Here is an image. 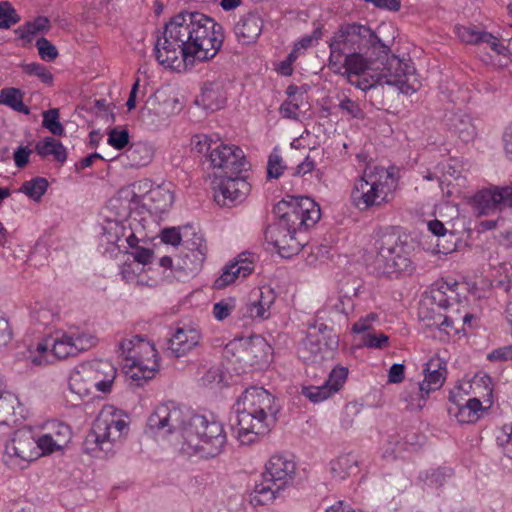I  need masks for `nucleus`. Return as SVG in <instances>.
I'll return each mask as SVG.
<instances>
[{"instance_id": "obj_30", "label": "nucleus", "mask_w": 512, "mask_h": 512, "mask_svg": "<svg viewBox=\"0 0 512 512\" xmlns=\"http://www.w3.org/2000/svg\"><path fill=\"white\" fill-rule=\"evenodd\" d=\"M285 490L273 482L268 481L263 475L250 495V503L254 507L272 505L278 498L283 497Z\"/></svg>"}, {"instance_id": "obj_39", "label": "nucleus", "mask_w": 512, "mask_h": 512, "mask_svg": "<svg viewBox=\"0 0 512 512\" xmlns=\"http://www.w3.org/2000/svg\"><path fill=\"white\" fill-rule=\"evenodd\" d=\"M459 283L456 281L440 283L437 290L433 292V299L439 302L440 306L448 307L459 301Z\"/></svg>"}, {"instance_id": "obj_21", "label": "nucleus", "mask_w": 512, "mask_h": 512, "mask_svg": "<svg viewBox=\"0 0 512 512\" xmlns=\"http://www.w3.org/2000/svg\"><path fill=\"white\" fill-rule=\"evenodd\" d=\"M255 257L250 253H241L233 261L226 264L220 276L214 281V288L224 289L239 279L250 275L255 267Z\"/></svg>"}, {"instance_id": "obj_37", "label": "nucleus", "mask_w": 512, "mask_h": 512, "mask_svg": "<svg viewBox=\"0 0 512 512\" xmlns=\"http://www.w3.org/2000/svg\"><path fill=\"white\" fill-rule=\"evenodd\" d=\"M308 108L309 104L305 96L291 97L281 104L279 113L283 118L299 120Z\"/></svg>"}, {"instance_id": "obj_38", "label": "nucleus", "mask_w": 512, "mask_h": 512, "mask_svg": "<svg viewBox=\"0 0 512 512\" xmlns=\"http://www.w3.org/2000/svg\"><path fill=\"white\" fill-rule=\"evenodd\" d=\"M36 151L42 157L52 156L54 160L63 163L67 158L65 147L56 139L46 137L36 144Z\"/></svg>"}, {"instance_id": "obj_9", "label": "nucleus", "mask_w": 512, "mask_h": 512, "mask_svg": "<svg viewBox=\"0 0 512 512\" xmlns=\"http://www.w3.org/2000/svg\"><path fill=\"white\" fill-rule=\"evenodd\" d=\"M128 432L127 415L112 405H105L85 439V448L89 453L102 451L108 454L125 439Z\"/></svg>"}, {"instance_id": "obj_20", "label": "nucleus", "mask_w": 512, "mask_h": 512, "mask_svg": "<svg viewBox=\"0 0 512 512\" xmlns=\"http://www.w3.org/2000/svg\"><path fill=\"white\" fill-rule=\"evenodd\" d=\"M446 379V362L435 355L426 363L424 369V380L419 383V399L415 406L421 408L424 404L425 397L430 392L436 391L442 387Z\"/></svg>"}, {"instance_id": "obj_45", "label": "nucleus", "mask_w": 512, "mask_h": 512, "mask_svg": "<svg viewBox=\"0 0 512 512\" xmlns=\"http://www.w3.org/2000/svg\"><path fill=\"white\" fill-rule=\"evenodd\" d=\"M128 244L133 249L127 253L126 260L138 263L145 267H150L154 260V252L151 249L142 246L134 247L132 238L128 239Z\"/></svg>"}, {"instance_id": "obj_19", "label": "nucleus", "mask_w": 512, "mask_h": 512, "mask_svg": "<svg viewBox=\"0 0 512 512\" xmlns=\"http://www.w3.org/2000/svg\"><path fill=\"white\" fill-rule=\"evenodd\" d=\"M239 174L221 176L216 191L215 200L221 206H229L242 202L250 192V184Z\"/></svg>"}, {"instance_id": "obj_15", "label": "nucleus", "mask_w": 512, "mask_h": 512, "mask_svg": "<svg viewBox=\"0 0 512 512\" xmlns=\"http://www.w3.org/2000/svg\"><path fill=\"white\" fill-rule=\"evenodd\" d=\"M53 352L57 359L74 357L86 352L98 343V337L91 329L72 325L53 334Z\"/></svg>"}, {"instance_id": "obj_51", "label": "nucleus", "mask_w": 512, "mask_h": 512, "mask_svg": "<svg viewBox=\"0 0 512 512\" xmlns=\"http://www.w3.org/2000/svg\"><path fill=\"white\" fill-rule=\"evenodd\" d=\"M496 441L503 453L512 459V423L505 424L497 430Z\"/></svg>"}, {"instance_id": "obj_33", "label": "nucleus", "mask_w": 512, "mask_h": 512, "mask_svg": "<svg viewBox=\"0 0 512 512\" xmlns=\"http://www.w3.org/2000/svg\"><path fill=\"white\" fill-rule=\"evenodd\" d=\"M322 327L326 329V327L321 324L318 329L316 327H311L308 330L307 336L302 342V346L304 350L310 353V355H303V358H316L318 355H323L325 353L327 349V343L325 341Z\"/></svg>"}, {"instance_id": "obj_31", "label": "nucleus", "mask_w": 512, "mask_h": 512, "mask_svg": "<svg viewBox=\"0 0 512 512\" xmlns=\"http://www.w3.org/2000/svg\"><path fill=\"white\" fill-rule=\"evenodd\" d=\"M68 388L71 393L77 395L80 399L92 395L95 388L84 362L77 365L71 371L68 379Z\"/></svg>"}, {"instance_id": "obj_43", "label": "nucleus", "mask_w": 512, "mask_h": 512, "mask_svg": "<svg viewBox=\"0 0 512 512\" xmlns=\"http://www.w3.org/2000/svg\"><path fill=\"white\" fill-rule=\"evenodd\" d=\"M153 157V149L146 143H136L128 150V158L135 166L147 165Z\"/></svg>"}, {"instance_id": "obj_5", "label": "nucleus", "mask_w": 512, "mask_h": 512, "mask_svg": "<svg viewBox=\"0 0 512 512\" xmlns=\"http://www.w3.org/2000/svg\"><path fill=\"white\" fill-rule=\"evenodd\" d=\"M227 441L224 425L219 420L212 415L194 414L178 451L190 459H214L224 452Z\"/></svg>"}, {"instance_id": "obj_54", "label": "nucleus", "mask_w": 512, "mask_h": 512, "mask_svg": "<svg viewBox=\"0 0 512 512\" xmlns=\"http://www.w3.org/2000/svg\"><path fill=\"white\" fill-rule=\"evenodd\" d=\"M378 315L376 313H369L360 317L351 328L352 333L358 335L359 339L363 334L373 331L374 323L377 322Z\"/></svg>"}, {"instance_id": "obj_44", "label": "nucleus", "mask_w": 512, "mask_h": 512, "mask_svg": "<svg viewBox=\"0 0 512 512\" xmlns=\"http://www.w3.org/2000/svg\"><path fill=\"white\" fill-rule=\"evenodd\" d=\"M48 188V181L45 178L37 177L22 184L20 192L34 201H39Z\"/></svg>"}, {"instance_id": "obj_53", "label": "nucleus", "mask_w": 512, "mask_h": 512, "mask_svg": "<svg viewBox=\"0 0 512 512\" xmlns=\"http://www.w3.org/2000/svg\"><path fill=\"white\" fill-rule=\"evenodd\" d=\"M20 17L8 1L0 2V28L8 29L18 23Z\"/></svg>"}, {"instance_id": "obj_13", "label": "nucleus", "mask_w": 512, "mask_h": 512, "mask_svg": "<svg viewBox=\"0 0 512 512\" xmlns=\"http://www.w3.org/2000/svg\"><path fill=\"white\" fill-rule=\"evenodd\" d=\"M42 456L37 445L36 435L31 428L18 429L4 444L3 463L10 469H24Z\"/></svg>"}, {"instance_id": "obj_34", "label": "nucleus", "mask_w": 512, "mask_h": 512, "mask_svg": "<svg viewBox=\"0 0 512 512\" xmlns=\"http://www.w3.org/2000/svg\"><path fill=\"white\" fill-rule=\"evenodd\" d=\"M199 101L205 109L215 111L224 106L226 94L219 83H208L204 85Z\"/></svg>"}, {"instance_id": "obj_63", "label": "nucleus", "mask_w": 512, "mask_h": 512, "mask_svg": "<svg viewBox=\"0 0 512 512\" xmlns=\"http://www.w3.org/2000/svg\"><path fill=\"white\" fill-rule=\"evenodd\" d=\"M451 473L449 470L437 469L432 471L426 476V484L429 487H440L444 484L446 478L450 477Z\"/></svg>"}, {"instance_id": "obj_62", "label": "nucleus", "mask_w": 512, "mask_h": 512, "mask_svg": "<svg viewBox=\"0 0 512 512\" xmlns=\"http://www.w3.org/2000/svg\"><path fill=\"white\" fill-rule=\"evenodd\" d=\"M285 169V165L283 164V159L277 153H272L269 156L268 165H267V173L270 178H278L282 175Z\"/></svg>"}, {"instance_id": "obj_35", "label": "nucleus", "mask_w": 512, "mask_h": 512, "mask_svg": "<svg viewBox=\"0 0 512 512\" xmlns=\"http://www.w3.org/2000/svg\"><path fill=\"white\" fill-rule=\"evenodd\" d=\"M472 391L471 398H478L481 400L486 408H490L493 404V384L490 376L484 373H478L472 378Z\"/></svg>"}, {"instance_id": "obj_18", "label": "nucleus", "mask_w": 512, "mask_h": 512, "mask_svg": "<svg viewBox=\"0 0 512 512\" xmlns=\"http://www.w3.org/2000/svg\"><path fill=\"white\" fill-rule=\"evenodd\" d=\"M262 475L286 490L293 484L296 476V463L285 454H274L265 463Z\"/></svg>"}, {"instance_id": "obj_2", "label": "nucleus", "mask_w": 512, "mask_h": 512, "mask_svg": "<svg viewBox=\"0 0 512 512\" xmlns=\"http://www.w3.org/2000/svg\"><path fill=\"white\" fill-rule=\"evenodd\" d=\"M329 48V69L352 85L371 69L373 56H387L390 50L369 27L355 23L341 26Z\"/></svg>"}, {"instance_id": "obj_10", "label": "nucleus", "mask_w": 512, "mask_h": 512, "mask_svg": "<svg viewBox=\"0 0 512 512\" xmlns=\"http://www.w3.org/2000/svg\"><path fill=\"white\" fill-rule=\"evenodd\" d=\"M121 204L130 211L148 210L154 213L167 211L174 202L172 185H154L144 179L121 188L117 194Z\"/></svg>"}, {"instance_id": "obj_42", "label": "nucleus", "mask_w": 512, "mask_h": 512, "mask_svg": "<svg viewBox=\"0 0 512 512\" xmlns=\"http://www.w3.org/2000/svg\"><path fill=\"white\" fill-rule=\"evenodd\" d=\"M443 318L441 321L433 320V323H428V326H435L439 332L438 337L440 340H448L460 333V327L455 325L456 319H453L451 316H441L439 315V319Z\"/></svg>"}, {"instance_id": "obj_8", "label": "nucleus", "mask_w": 512, "mask_h": 512, "mask_svg": "<svg viewBox=\"0 0 512 512\" xmlns=\"http://www.w3.org/2000/svg\"><path fill=\"white\" fill-rule=\"evenodd\" d=\"M125 374L136 382L155 377L160 369L159 355L153 342L140 336L124 338L119 344Z\"/></svg>"}, {"instance_id": "obj_64", "label": "nucleus", "mask_w": 512, "mask_h": 512, "mask_svg": "<svg viewBox=\"0 0 512 512\" xmlns=\"http://www.w3.org/2000/svg\"><path fill=\"white\" fill-rule=\"evenodd\" d=\"M488 360L493 362H503L512 360V346L500 347L492 352H490L487 356Z\"/></svg>"}, {"instance_id": "obj_16", "label": "nucleus", "mask_w": 512, "mask_h": 512, "mask_svg": "<svg viewBox=\"0 0 512 512\" xmlns=\"http://www.w3.org/2000/svg\"><path fill=\"white\" fill-rule=\"evenodd\" d=\"M410 260L395 235H383L373 267L380 276L398 277L410 268Z\"/></svg>"}, {"instance_id": "obj_24", "label": "nucleus", "mask_w": 512, "mask_h": 512, "mask_svg": "<svg viewBox=\"0 0 512 512\" xmlns=\"http://www.w3.org/2000/svg\"><path fill=\"white\" fill-rule=\"evenodd\" d=\"M184 249L182 268L191 272L200 270L208 252L203 236L193 233L192 237L185 241Z\"/></svg>"}, {"instance_id": "obj_61", "label": "nucleus", "mask_w": 512, "mask_h": 512, "mask_svg": "<svg viewBox=\"0 0 512 512\" xmlns=\"http://www.w3.org/2000/svg\"><path fill=\"white\" fill-rule=\"evenodd\" d=\"M479 43H486L494 52L499 55H507L508 48L492 33L482 31Z\"/></svg>"}, {"instance_id": "obj_3", "label": "nucleus", "mask_w": 512, "mask_h": 512, "mask_svg": "<svg viewBox=\"0 0 512 512\" xmlns=\"http://www.w3.org/2000/svg\"><path fill=\"white\" fill-rule=\"evenodd\" d=\"M273 211L279 220L266 230V240L283 258H291L302 249L301 234L319 221L320 207L309 197L287 196Z\"/></svg>"}, {"instance_id": "obj_60", "label": "nucleus", "mask_w": 512, "mask_h": 512, "mask_svg": "<svg viewBox=\"0 0 512 512\" xmlns=\"http://www.w3.org/2000/svg\"><path fill=\"white\" fill-rule=\"evenodd\" d=\"M455 33L459 40L466 44H479L482 31H477L470 26H457Z\"/></svg>"}, {"instance_id": "obj_52", "label": "nucleus", "mask_w": 512, "mask_h": 512, "mask_svg": "<svg viewBox=\"0 0 512 512\" xmlns=\"http://www.w3.org/2000/svg\"><path fill=\"white\" fill-rule=\"evenodd\" d=\"M347 376L348 369L342 366H337L330 372L328 379L324 383L334 395L343 387L347 380Z\"/></svg>"}, {"instance_id": "obj_57", "label": "nucleus", "mask_w": 512, "mask_h": 512, "mask_svg": "<svg viewBox=\"0 0 512 512\" xmlns=\"http://www.w3.org/2000/svg\"><path fill=\"white\" fill-rule=\"evenodd\" d=\"M108 144L117 150H121L129 143V133L126 129L113 128L108 133Z\"/></svg>"}, {"instance_id": "obj_14", "label": "nucleus", "mask_w": 512, "mask_h": 512, "mask_svg": "<svg viewBox=\"0 0 512 512\" xmlns=\"http://www.w3.org/2000/svg\"><path fill=\"white\" fill-rule=\"evenodd\" d=\"M271 347L260 336L239 338L230 341L225 349V357L239 369L248 367H262L268 363Z\"/></svg>"}, {"instance_id": "obj_7", "label": "nucleus", "mask_w": 512, "mask_h": 512, "mask_svg": "<svg viewBox=\"0 0 512 512\" xmlns=\"http://www.w3.org/2000/svg\"><path fill=\"white\" fill-rule=\"evenodd\" d=\"M380 57L379 59L384 58ZM386 62L383 67H373L372 61L371 69L361 76L355 87L362 91L371 89L377 84H386L398 89L401 93L411 95L418 91L422 84L419 76L416 73L413 62L408 58H400L396 55L386 56Z\"/></svg>"}, {"instance_id": "obj_36", "label": "nucleus", "mask_w": 512, "mask_h": 512, "mask_svg": "<svg viewBox=\"0 0 512 512\" xmlns=\"http://www.w3.org/2000/svg\"><path fill=\"white\" fill-rule=\"evenodd\" d=\"M357 467V459L352 454H342L330 462V474L335 480H344Z\"/></svg>"}, {"instance_id": "obj_28", "label": "nucleus", "mask_w": 512, "mask_h": 512, "mask_svg": "<svg viewBox=\"0 0 512 512\" xmlns=\"http://www.w3.org/2000/svg\"><path fill=\"white\" fill-rule=\"evenodd\" d=\"M151 267H145L138 263L126 260L120 269L122 279L137 287H153L157 284V279L151 274Z\"/></svg>"}, {"instance_id": "obj_41", "label": "nucleus", "mask_w": 512, "mask_h": 512, "mask_svg": "<svg viewBox=\"0 0 512 512\" xmlns=\"http://www.w3.org/2000/svg\"><path fill=\"white\" fill-rule=\"evenodd\" d=\"M19 404L16 395L4 391L0 384V424H8L15 413V407Z\"/></svg>"}, {"instance_id": "obj_11", "label": "nucleus", "mask_w": 512, "mask_h": 512, "mask_svg": "<svg viewBox=\"0 0 512 512\" xmlns=\"http://www.w3.org/2000/svg\"><path fill=\"white\" fill-rule=\"evenodd\" d=\"M191 146L195 152L207 155L210 166L218 171L220 177L240 174L248 168L243 150L218 137L198 134L191 138Z\"/></svg>"}, {"instance_id": "obj_26", "label": "nucleus", "mask_w": 512, "mask_h": 512, "mask_svg": "<svg viewBox=\"0 0 512 512\" xmlns=\"http://www.w3.org/2000/svg\"><path fill=\"white\" fill-rule=\"evenodd\" d=\"M487 408L478 398L451 403L448 408L449 414L461 424H472L477 422Z\"/></svg>"}, {"instance_id": "obj_50", "label": "nucleus", "mask_w": 512, "mask_h": 512, "mask_svg": "<svg viewBox=\"0 0 512 512\" xmlns=\"http://www.w3.org/2000/svg\"><path fill=\"white\" fill-rule=\"evenodd\" d=\"M454 133L464 142H470L476 137V128L468 117L460 118L453 125Z\"/></svg>"}, {"instance_id": "obj_46", "label": "nucleus", "mask_w": 512, "mask_h": 512, "mask_svg": "<svg viewBox=\"0 0 512 512\" xmlns=\"http://www.w3.org/2000/svg\"><path fill=\"white\" fill-rule=\"evenodd\" d=\"M0 104L7 105L16 111H24L28 113L23 104L22 94L16 88H5L0 92Z\"/></svg>"}, {"instance_id": "obj_40", "label": "nucleus", "mask_w": 512, "mask_h": 512, "mask_svg": "<svg viewBox=\"0 0 512 512\" xmlns=\"http://www.w3.org/2000/svg\"><path fill=\"white\" fill-rule=\"evenodd\" d=\"M49 29V20L46 17H37L32 21L20 26L16 33L26 42H31L38 33Z\"/></svg>"}, {"instance_id": "obj_48", "label": "nucleus", "mask_w": 512, "mask_h": 512, "mask_svg": "<svg viewBox=\"0 0 512 512\" xmlns=\"http://www.w3.org/2000/svg\"><path fill=\"white\" fill-rule=\"evenodd\" d=\"M20 68L27 75H33L40 79L41 82L51 85L53 83L52 73L42 64L37 62L22 63Z\"/></svg>"}, {"instance_id": "obj_49", "label": "nucleus", "mask_w": 512, "mask_h": 512, "mask_svg": "<svg viewBox=\"0 0 512 512\" xmlns=\"http://www.w3.org/2000/svg\"><path fill=\"white\" fill-rule=\"evenodd\" d=\"M358 347L369 349H384L389 345V337L383 333L370 332L363 334L359 339Z\"/></svg>"}, {"instance_id": "obj_58", "label": "nucleus", "mask_w": 512, "mask_h": 512, "mask_svg": "<svg viewBox=\"0 0 512 512\" xmlns=\"http://www.w3.org/2000/svg\"><path fill=\"white\" fill-rule=\"evenodd\" d=\"M473 396L472 379L460 381L450 392L449 400L451 403L463 401L464 396Z\"/></svg>"}, {"instance_id": "obj_22", "label": "nucleus", "mask_w": 512, "mask_h": 512, "mask_svg": "<svg viewBox=\"0 0 512 512\" xmlns=\"http://www.w3.org/2000/svg\"><path fill=\"white\" fill-rule=\"evenodd\" d=\"M72 432L70 427L62 422H52L47 432L36 435L37 445L42 456L62 450L70 441Z\"/></svg>"}, {"instance_id": "obj_12", "label": "nucleus", "mask_w": 512, "mask_h": 512, "mask_svg": "<svg viewBox=\"0 0 512 512\" xmlns=\"http://www.w3.org/2000/svg\"><path fill=\"white\" fill-rule=\"evenodd\" d=\"M194 413L188 408L168 401L155 407L147 420V430L155 437L168 440L177 450L187 432Z\"/></svg>"}, {"instance_id": "obj_29", "label": "nucleus", "mask_w": 512, "mask_h": 512, "mask_svg": "<svg viewBox=\"0 0 512 512\" xmlns=\"http://www.w3.org/2000/svg\"><path fill=\"white\" fill-rule=\"evenodd\" d=\"M262 29V18L256 13H248L235 25V34L239 42L251 44L258 39Z\"/></svg>"}, {"instance_id": "obj_56", "label": "nucleus", "mask_w": 512, "mask_h": 512, "mask_svg": "<svg viewBox=\"0 0 512 512\" xmlns=\"http://www.w3.org/2000/svg\"><path fill=\"white\" fill-rule=\"evenodd\" d=\"M236 308V300L234 298H226L213 305V317L218 321H223L231 315Z\"/></svg>"}, {"instance_id": "obj_27", "label": "nucleus", "mask_w": 512, "mask_h": 512, "mask_svg": "<svg viewBox=\"0 0 512 512\" xmlns=\"http://www.w3.org/2000/svg\"><path fill=\"white\" fill-rule=\"evenodd\" d=\"M54 339L50 335L35 345L29 346L22 352V359L32 366H43L53 362L55 354L53 352Z\"/></svg>"}, {"instance_id": "obj_47", "label": "nucleus", "mask_w": 512, "mask_h": 512, "mask_svg": "<svg viewBox=\"0 0 512 512\" xmlns=\"http://www.w3.org/2000/svg\"><path fill=\"white\" fill-rule=\"evenodd\" d=\"M302 395H304L312 403H320L330 398L333 393L327 387L325 383L320 386L306 385L301 389Z\"/></svg>"}, {"instance_id": "obj_25", "label": "nucleus", "mask_w": 512, "mask_h": 512, "mask_svg": "<svg viewBox=\"0 0 512 512\" xmlns=\"http://www.w3.org/2000/svg\"><path fill=\"white\" fill-rule=\"evenodd\" d=\"M201 332L192 326H184L177 328L169 340V349L176 357L191 352L200 344Z\"/></svg>"}, {"instance_id": "obj_55", "label": "nucleus", "mask_w": 512, "mask_h": 512, "mask_svg": "<svg viewBox=\"0 0 512 512\" xmlns=\"http://www.w3.org/2000/svg\"><path fill=\"white\" fill-rule=\"evenodd\" d=\"M42 125L53 135L60 136L64 133V128L59 122V112L57 109H51L43 113Z\"/></svg>"}, {"instance_id": "obj_4", "label": "nucleus", "mask_w": 512, "mask_h": 512, "mask_svg": "<svg viewBox=\"0 0 512 512\" xmlns=\"http://www.w3.org/2000/svg\"><path fill=\"white\" fill-rule=\"evenodd\" d=\"M279 410L276 398L264 388L247 389L237 402L238 441L251 445L266 436L274 427Z\"/></svg>"}, {"instance_id": "obj_59", "label": "nucleus", "mask_w": 512, "mask_h": 512, "mask_svg": "<svg viewBox=\"0 0 512 512\" xmlns=\"http://www.w3.org/2000/svg\"><path fill=\"white\" fill-rule=\"evenodd\" d=\"M36 47L39 56L45 61H53L58 57L57 48L44 37L37 40Z\"/></svg>"}, {"instance_id": "obj_32", "label": "nucleus", "mask_w": 512, "mask_h": 512, "mask_svg": "<svg viewBox=\"0 0 512 512\" xmlns=\"http://www.w3.org/2000/svg\"><path fill=\"white\" fill-rule=\"evenodd\" d=\"M494 187L480 190L472 200L473 209L479 216H488L501 209Z\"/></svg>"}, {"instance_id": "obj_17", "label": "nucleus", "mask_w": 512, "mask_h": 512, "mask_svg": "<svg viewBox=\"0 0 512 512\" xmlns=\"http://www.w3.org/2000/svg\"><path fill=\"white\" fill-rule=\"evenodd\" d=\"M276 300V292L270 286L252 289L248 302L244 307V316L254 321H265L272 316V307Z\"/></svg>"}, {"instance_id": "obj_6", "label": "nucleus", "mask_w": 512, "mask_h": 512, "mask_svg": "<svg viewBox=\"0 0 512 512\" xmlns=\"http://www.w3.org/2000/svg\"><path fill=\"white\" fill-rule=\"evenodd\" d=\"M398 186L393 168L369 166L354 180L350 200L359 210H368L390 203Z\"/></svg>"}, {"instance_id": "obj_23", "label": "nucleus", "mask_w": 512, "mask_h": 512, "mask_svg": "<svg viewBox=\"0 0 512 512\" xmlns=\"http://www.w3.org/2000/svg\"><path fill=\"white\" fill-rule=\"evenodd\" d=\"M95 391L108 394L112 391L117 377L116 367L108 360L94 359L84 362Z\"/></svg>"}, {"instance_id": "obj_1", "label": "nucleus", "mask_w": 512, "mask_h": 512, "mask_svg": "<svg viewBox=\"0 0 512 512\" xmlns=\"http://www.w3.org/2000/svg\"><path fill=\"white\" fill-rule=\"evenodd\" d=\"M222 42V27L212 18L200 12L179 13L166 24L155 56L163 67L184 72L196 61L213 58Z\"/></svg>"}]
</instances>
